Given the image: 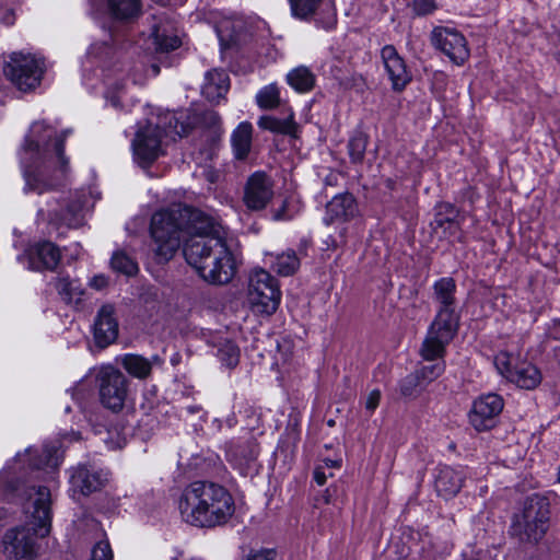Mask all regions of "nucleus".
Instances as JSON below:
<instances>
[{"label": "nucleus", "instance_id": "f257e3e1", "mask_svg": "<svg viewBox=\"0 0 560 560\" xmlns=\"http://www.w3.org/2000/svg\"><path fill=\"white\" fill-rule=\"evenodd\" d=\"M31 132L36 139H26L21 150L24 189L40 195L60 186L67 175L69 162L63 155V142L68 131L52 140L55 130L36 122Z\"/></svg>", "mask_w": 560, "mask_h": 560}, {"label": "nucleus", "instance_id": "f03ea898", "mask_svg": "<svg viewBox=\"0 0 560 560\" xmlns=\"http://www.w3.org/2000/svg\"><path fill=\"white\" fill-rule=\"evenodd\" d=\"M177 508L185 523L199 528L225 524L235 510L230 492L211 481L189 483L179 495Z\"/></svg>", "mask_w": 560, "mask_h": 560}, {"label": "nucleus", "instance_id": "7ed1b4c3", "mask_svg": "<svg viewBox=\"0 0 560 560\" xmlns=\"http://www.w3.org/2000/svg\"><path fill=\"white\" fill-rule=\"evenodd\" d=\"M212 229L210 218L201 211L182 205H174L152 215L151 235L154 253L160 262L168 261L179 248L185 236L194 237Z\"/></svg>", "mask_w": 560, "mask_h": 560}, {"label": "nucleus", "instance_id": "20e7f679", "mask_svg": "<svg viewBox=\"0 0 560 560\" xmlns=\"http://www.w3.org/2000/svg\"><path fill=\"white\" fill-rule=\"evenodd\" d=\"M28 501L30 521L8 529L2 537V552L9 560H33L38 553V538L50 533V490L45 486L32 487Z\"/></svg>", "mask_w": 560, "mask_h": 560}, {"label": "nucleus", "instance_id": "39448f33", "mask_svg": "<svg viewBox=\"0 0 560 560\" xmlns=\"http://www.w3.org/2000/svg\"><path fill=\"white\" fill-rule=\"evenodd\" d=\"M212 230L185 240L184 256L205 281L225 284L234 277L236 264L226 242L212 235Z\"/></svg>", "mask_w": 560, "mask_h": 560}, {"label": "nucleus", "instance_id": "423d86ee", "mask_svg": "<svg viewBox=\"0 0 560 560\" xmlns=\"http://www.w3.org/2000/svg\"><path fill=\"white\" fill-rule=\"evenodd\" d=\"M433 291L434 300L440 307L421 347V355L427 361L443 358L445 348L456 335L459 324V316L455 312V281L452 278H441L434 283Z\"/></svg>", "mask_w": 560, "mask_h": 560}, {"label": "nucleus", "instance_id": "0eeeda50", "mask_svg": "<svg viewBox=\"0 0 560 560\" xmlns=\"http://www.w3.org/2000/svg\"><path fill=\"white\" fill-rule=\"evenodd\" d=\"M549 501L539 494L528 497L513 515L510 534L521 542H537L549 526Z\"/></svg>", "mask_w": 560, "mask_h": 560}, {"label": "nucleus", "instance_id": "6e6552de", "mask_svg": "<svg viewBox=\"0 0 560 560\" xmlns=\"http://www.w3.org/2000/svg\"><path fill=\"white\" fill-rule=\"evenodd\" d=\"M4 77L20 91L30 92L39 86L46 71L45 59L24 51L9 54L3 61Z\"/></svg>", "mask_w": 560, "mask_h": 560}, {"label": "nucleus", "instance_id": "1a4fd4ad", "mask_svg": "<svg viewBox=\"0 0 560 560\" xmlns=\"http://www.w3.org/2000/svg\"><path fill=\"white\" fill-rule=\"evenodd\" d=\"M281 300L278 281L266 270L255 269L249 276L248 301L256 313L273 314Z\"/></svg>", "mask_w": 560, "mask_h": 560}, {"label": "nucleus", "instance_id": "9d476101", "mask_svg": "<svg viewBox=\"0 0 560 560\" xmlns=\"http://www.w3.org/2000/svg\"><path fill=\"white\" fill-rule=\"evenodd\" d=\"M101 404L113 412L120 411L128 397L129 381L114 366L102 368L97 374Z\"/></svg>", "mask_w": 560, "mask_h": 560}, {"label": "nucleus", "instance_id": "9b49d317", "mask_svg": "<svg viewBox=\"0 0 560 560\" xmlns=\"http://www.w3.org/2000/svg\"><path fill=\"white\" fill-rule=\"evenodd\" d=\"M513 357L501 351L494 357L498 372L511 383L524 389H534L541 382L540 371L528 362H518L513 365Z\"/></svg>", "mask_w": 560, "mask_h": 560}, {"label": "nucleus", "instance_id": "f8f14e48", "mask_svg": "<svg viewBox=\"0 0 560 560\" xmlns=\"http://www.w3.org/2000/svg\"><path fill=\"white\" fill-rule=\"evenodd\" d=\"M432 45L455 65H463L470 55L465 36L452 27H435L431 33Z\"/></svg>", "mask_w": 560, "mask_h": 560}, {"label": "nucleus", "instance_id": "ddd939ff", "mask_svg": "<svg viewBox=\"0 0 560 560\" xmlns=\"http://www.w3.org/2000/svg\"><path fill=\"white\" fill-rule=\"evenodd\" d=\"M160 124L148 120L139 128L132 141L135 156L144 166L150 165L162 153V131Z\"/></svg>", "mask_w": 560, "mask_h": 560}, {"label": "nucleus", "instance_id": "4468645a", "mask_svg": "<svg viewBox=\"0 0 560 560\" xmlns=\"http://www.w3.org/2000/svg\"><path fill=\"white\" fill-rule=\"evenodd\" d=\"M504 402L497 394H487L477 398L469 411V422L477 431H487L495 425Z\"/></svg>", "mask_w": 560, "mask_h": 560}, {"label": "nucleus", "instance_id": "2eb2a0df", "mask_svg": "<svg viewBox=\"0 0 560 560\" xmlns=\"http://www.w3.org/2000/svg\"><path fill=\"white\" fill-rule=\"evenodd\" d=\"M273 180L264 172L252 174L244 187L243 201L253 211L265 209L273 198Z\"/></svg>", "mask_w": 560, "mask_h": 560}, {"label": "nucleus", "instance_id": "dca6fc26", "mask_svg": "<svg viewBox=\"0 0 560 560\" xmlns=\"http://www.w3.org/2000/svg\"><path fill=\"white\" fill-rule=\"evenodd\" d=\"M109 472L96 464H79L72 468L70 482L83 495L100 491L108 481Z\"/></svg>", "mask_w": 560, "mask_h": 560}, {"label": "nucleus", "instance_id": "f3484780", "mask_svg": "<svg viewBox=\"0 0 560 560\" xmlns=\"http://www.w3.org/2000/svg\"><path fill=\"white\" fill-rule=\"evenodd\" d=\"M381 58L394 91H402L412 79L405 59L393 45H386L381 50Z\"/></svg>", "mask_w": 560, "mask_h": 560}, {"label": "nucleus", "instance_id": "a211bd4d", "mask_svg": "<svg viewBox=\"0 0 560 560\" xmlns=\"http://www.w3.org/2000/svg\"><path fill=\"white\" fill-rule=\"evenodd\" d=\"M118 336V322L115 316V307L112 304L103 305L94 322V338L101 347L114 342Z\"/></svg>", "mask_w": 560, "mask_h": 560}, {"label": "nucleus", "instance_id": "6ab92c4d", "mask_svg": "<svg viewBox=\"0 0 560 560\" xmlns=\"http://www.w3.org/2000/svg\"><path fill=\"white\" fill-rule=\"evenodd\" d=\"M60 258L59 248L51 242L35 244L28 250L30 268L36 271L54 270Z\"/></svg>", "mask_w": 560, "mask_h": 560}, {"label": "nucleus", "instance_id": "aec40b11", "mask_svg": "<svg viewBox=\"0 0 560 560\" xmlns=\"http://www.w3.org/2000/svg\"><path fill=\"white\" fill-rule=\"evenodd\" d=\"M359 213L358 203L351 194L335 196L326 206V221H350Z\"/></svg>", "mask_w": 560, "mask_h": 560}, {"label": "nucleus", "instance_id": "412c9836", "mask_svg": "<svg viewBox=\"0 0 560 560\" xmlns=\"http://www.w3.org/2000/svg\"><path fill=\"white\" fill-rule=\"evenodd\" d=\"M464 481L462 470H457L450 466H441L434 480V487L440 497L445 499L456 495Z\"/></svg>", "mask_w": 560, "mask_h": 560}, {"label": "nucleus", "instance_id": "4be33fe9", "mask_svg": "<svg viewBox=\"0 0 560 560\" xmlns=\"http://www.w3.org/2000/svg\"><path fill=\"white\" fill-rule=\"evenodd\" d=\"M230 89V79L223 70H211L207 72L202 85V94L210 102H219Z\"/></svg>", "mask_w": 560, "mask_h": 560}, {"label": "nucleus", "instance_id": "5701e85b", "mask_svg": "<svg viewBox=\"0 0 560 560\" xmlns=\"http://www.w3.org/2000/svg\"><path fill=\"white\" fill-rule=\"evenodd\" d=\"M38 215L49 222L65 224L69 228H79L83 223L82 205L79 202L68 205L67 209L61 212L39 209Z\"/></svg>", "mask_w": 560, "mask_h": 560}, {"label": "nucleus", "instance_id": "b1692460", "mask_svg": "<svg viewBox=\"0 0 560 560\" xmlns=\"http://www.w3.org/2000/svg\"><path fill=\"white\" fill-rule=\"evenodd\" d=\"M153 362L161 363L159 355L147 359L140 354L127 353L121 358L122 368L133 377L145 380L150 376Z\"/></svg>", "mask_w": 560, "mask_h": 560}, {"label": "nucleus", "instance_id": "393cba45", "mask_svg": "<svg viewBox=\"0 0 560 560\" xmlns=\"http://www.w3.org/2000/svg\"><path fill=\"white\" fill-rule=\"evenodd\" d=\"M155 124L161 125L160 131H162V137H167L172 140H175L176 137L182 138L187 135L190 128V125L184 121L183 113L175 114L166 112L156 118Z\"/></svg>", "mask_w": 560, "mask_h": 560}, {"label": "nucleus", "instance_id": "a878e982", "mask_svg": "<svg viewBox=\"0 0 560 560\" xmlns=\"http://www.w3.org/2000/svg\"><path fill=\"white\" fill-rule=\"evenodd\" d=\"M253 126L247 121L241 122L231 136L234 155L237 160H245L252 148Z\"/></svg>", "mask_w": 560, "mask_h": 560}, {"label": "nucleus", "instance_id": "bb28decb", "mask_svg": "<svg viewBox=\"0 0 560 560\" xmlns=\"http://www.w3.org/2000/svg\"><path fill=\"white\" fill-rule=\"evenodd\" d=\"M149 40H151L156 52H170L180 46L179 37L162 25L153 27Z\"/></svg>", "mask_w": 560, "mask_h": 560}, {"label": "nucleus", "instance_id": "cd10ccee", "mask_svg": "<svg viewBox=\"0 0 560 560\" xmlns=\"http://www.w3.org/2000/svg\"><path fill=\"white\" fill-rule=\"evenodd\" d=\"M258 126L272 132L296 136L299 126L294 121V115L291 113L287 118L280 119L271 116H262L258 121Z\"/></svg>", "mask_w": 560, "mask_h": 560}, {"label": "nucleus", "instance_id": "c85d7f7f", "mask_svg": "<svg viewBox=\"0 0 560 560\" xmlns=\"http://www.w3.org/2000/svg\"><path fill=\"white\" fill-rule=\"evenodd\" d=\"M287 82L300 93L310 92L316 82L315 74L305 66H299L287 74Z\"/></svg>", "mask_w": 560, "mask_h": 560}, {"label": "nucleus", "instance_id": "c756f323", "mask_svg": "<svg viewBox=\"0 0 560 560\" xmlns=\"http://www.w3.org/2000/svg\"><path fill=\"white\" fill-rule=\"evenodd\" d=\"M326 0H288L291 15L294 19L310 22L323 7Z\"/></svg>", "mask_w": 560, "mask_h": 560}, {"label": "nucleus", "instance_id": "7c9ffc66", "mask_svg": "<svg viewBox=\"0 0 560 560\" xmlns=\"http://www.w3.org/2000/svg\"><path fill=\"white\" fill-rule=\"evenodd\" d=\"M300 267V258L292 249L283 252L275 257L271 268L280 276L288 277L293 275Z\"/></svg>", "mask_w": 560, "mask_h": 560}, {"label": "nucleus", "instance_id": "2f4dec72", "mask_svg": "<svg viewBox=\"0 0 560 560\" xmlns=\"http://www.w3.org/2000/svg\"><path fill=\"white\" fill-rule=\"evenodd\" d=\"M55 288L66 303L79 302L83 294L77 281L71 280L69 277H58Z\"/></svg>", "mask_w": 560, "mask_h": 560}, {"label": "nucleus", "instance_id": "473e14b6", "mask_svg": "<svg viewBox=\"0 0 560 560\" xmlns=\"http://www.w3.org/2000/svg\"><path fill=\"white\" fill-rule=\"evenodd\" d=\"M369 138L365 133L355 132L348 142V154L352 163H362L365 156Z\"/></svg>", "mask_w": 560, "mask_h": 560}, {"label": "nucleus", "instance_id": "72a5a7b5", "mask_svg": "<svg viewBox=\"0 0 560 560\" xmlns=\"http://www.w3.org/2000/svg\"><path fill=\"white\" fill-rule=\"evenodd\" d=\"M257 105L261 109H272L280 104V91L277 84L271 83L264 86L256 95Z\"/></svg>", "mask_w": 560, "mask_h": 560}, {"label": "nucleus", "instance_id": "f704fd0d", "mask_svg": "<svg viewBox=\"0 0 560 560\" xmlns=\"http://www.w3.org/2000/svg\"><path fill=\"white\" fill-rule=\"evenodd\" d=\"M61 462V456L59 454V444L58 443H49L45 444L43 447V454L40 455L38 460H35L32 465L36 468L48 467L51 469H56Z\"/></svg>", "mask_w": 560, "mask_h": 560}, {"label": "nucleus", "instance_id": "c9c22d12", "mask_svg": "<svg viewBox=\"0 0 560 560\" xmlns=\"http://www.w3.org/2000/svg\"><path fill=\"white\" fill-rule=\"evenodd\" d=\"M217 355L225 366L232 369L238 364L240 349L234 342L225 340L219 345Z\"/></svg>", "mask_w": 560, "mask_h": 560}, {"label": "nucleus", "instance_id": "e433bc0d", "mask_svg": "<svg viewBox=\"0 0 560 560\" xmlns=\"http://www.w3.org/2000/svg\"><path fill=\"white\" fill-rule=\"evenodd\" d=\"M110 264L114 270L127 276H132L138 271L137 262L124 252H116Z\"/></svg>", "mask_w": 560, "mask_h": 560}, {"label": "nucleus", "instance_id": "4c0bfd02", "mask_svg": "<svg viewBox=\"0 0 560 560\" xmlns=\"http://www.w3.org/2000/svg\"><path fill=\"white\" fill-rule=\"evenodd\" d=\"M442 208L445 209V214H443L440 211L435 215L434 224L436 228L444 229L445 231H448L451 234H454L458 229V224L455 221L456 211L450 205H445Z\"/></svg>", "mask_w": 560, "mask_h": 560}, {"label": "nucleus", "instance_id": "58836bf2", "mask_svg": "<svg viewBox=\"0 0 560 560\" xmlns=\"http://www.w3.org/2000/svg\"><path fill=\"white\" fill-rule=\"evenodd\" d=\"M445 370L443 361H438L428 365L422 366L416 371L424 386L438 378Z\"/></svg>", "mask_w": 560, "mask_h": 560}, {"label": "nucleus", "instance_id": "ea45409f", "mask_svg": "<svg viewBox=\"0 0 560 560\" xmlns=\"http://www.w3.org/2000/svg\"><path fill=\"white\" fill-rule=\"evenodd\" d=\"M425 387L419 376L415 373L407 375L401 384L400 392L404 396H411L416 393L418 388Z\"/></svg>", "mask_w": 560, "mask_h": 560}, {"label": "nucleus", "instance_id": "a19ab883", "mask_svg": "<svg viewBox=\"0 0 560 560\" xmlns=\"http://www.w3.org/2000/svg\"><path fill=\"white\" fill-rule=\"evenodd\" d=\"M277 552L275 549H250L242 560H276Z\"/></svg>", "mask_w": 560, "mask_h": 560}, {"label": "nucleus", "instance_id": "79ce46f5", "mask_svg": "<svg viewBox=\"0 0 560 560\" xmlns=\"http://www.w3.org/2000/svg\"><path fill=\"white\" fill-rule=\"evenodd\" d=\"M91 560H113L110 546L107 541H100L92 550Z\"/></svg>", "mask_w": 560, "mask_h": 560}, {"label": "nucleus", "instance_id": "37998d69", "mask_svg": "<svg viewBox=\"0 0 560 560\" xmlns=\"http://www.w3.org/2000/svg\"><path fill=\"white\" fill-rule=\"evenodd\" d=\"M411 7L418 15H427L435 10L434 0H412Z\"/></svg>", "mask_w": 560, "mask_h": 560}, {"label": "nucleus", "instance_id": "c03bdc74", "mask_svg": "<svg viewBox=\"0 0 560 560\" xmlns=\"http://www.w3.org/2000/svg\"><path fill=\"white\" fill-rule=\"evenodd\" d=\"M381 400V392L378 389H373L366 397L364 406L369 412H374L377 408Z\"/></svg>", "mask_w": 560, "mask_h": 560}, {"label": "nucleus", "instance_id": "a18cd8bd", "mask_svg": "<svg viewBox=\"0 0 560 560\" xmlns=\"http://www.w3.org/2000/svg\"><path fill=\"white\" fill-rule=\"evenodd\" d=\"M0 22L5 26H11L15 22V14L12 9L0 5Z\"/></svg>", "mask_w": 560, "mask_h": 560}, {"label": "nucleus", "instance_id": "49530a36", "mask_svg": "<svg viewBox=\"0 0 560 560\" xmlns=\"http://www.w3.org/2000/svg\"><path fill=\"white\" fill-rule=\"evenodd\" d=\"M108 284V279L103 275L94 276L91 281L90 285L94 288L95 290H102Z\"/></svg>", "mask_w": 560, "mask_h": 560}, {"label": "nucleus", "instance_id": "de8ad7c7", "mask_svg": "<svg viewBox=\"0 0 560 560\" xmlns=\"http://www.w3.org/2000/svg\"><path fill=\"white\" fill-rule=\"evenodd\" d=\"M272 218L276 221L288 220L290 215L287 214V201L283 200L280 208L273 210Z\"/></svg>", "mask_w": 560, "mask_h": 560}, {"label": "nucleus", "instance_id": "09e8293b", "mask_svg": "<svg viewBox=\"0 0 560 560\" xmlns=\"http://www.w3.org/2000/svg\"><path fill=\"white\" fill-rule=\"evenodd\" d=\"M314 479H315V481L317 482L318 486H323L326 482L327 476L323 471L322 467H317L315 469V471H314Z\"/></svg>", "mask_w": 560, "mask_h": 560}, {"label": "nucleus", "instance_id": "8fccbe9b", "mask_svg": "<svg viewBox=\"0 0 560 560\" xmlns=\"http://www.w3.org/2000/svg\"><path fill=\"white\" fill-rule=\"evenodd\" d=\"M335 15H336L335 9L332 8L331 9V14H330V16H328V20H327V22L325 24V27L328 28V27H331L335 24Z\"/></svg>", "mask_w": 560, "mask_h": 560}, {"label": "nucleus", "instance_id": "3c124183", "mask_svg": "<svg viewBox=\"0 0 560 560\" xmlns=\"http://www.w3.org/2000/svg\"><path fill=\"white\" fill-rule=\"evenodd\" d=\"M324 464L328 468H335V467H339L340 466L339 462L332 460V459H325Z\"/></svg>", "mask_w": 560, "mask_h": 560}, {"label": "nucleus", "instance_id": "603ef678", "mask_svg": "<svg viewBox=\"0 0 560 560\" xmlns=\"http://www.w3.org/2000/svg\"><path fill=\"white\" fill-rule=\"evenodd\" d=\"M98 48H100V47H98V45H97V44H94V45H92V46H91V50H90V52H91V54H93V55H95V56H98V55H100V52H98Z\"/></svg>", "mask_w": 560, "mask_h": 560}, {"label": "nucleus", "instance_id": "864d4df0", "mask_svg": "<svg viewBox=\"0 0 560 560\" xmlns=\"http://www.w3.org/2000/svg\"><path fill=\"white\" fill-rule=\"evenodd\" d=\"M222 27H223V25H221V26H219V27H218V34H219V36H220L221 38H223V36H222Z\"/></svg>", "mask_w": 560, "mask_h": 560}, {"label": "nucleus", "instance_id": "5fc2aeb1", "mask_svg": "<svg viewBox=\"0 0 560 560\" xmlns=\"http://www.w3.org/2000/svg\"><path fill=\"white\" fill-rule=\"evenodd\" d=\"M328 425H330V427L334 425V420H329Z\"/></svg>", "mask_w": 560, "mask_h": 560}, {"label": "nucleus", "instance_id": "6e6d98bb", "mask_svg": "<svg viewBox=\"0 0 560 560\" xmlns=\"http://www.w3.org/2000/svg\"><path fill=\"white\" fill-rule=\"evenodd\" d=\"M558 480L560 481V466H559Z\"/></svg>", "mask_w": 560, "mask_h": 560}]
</instances>
